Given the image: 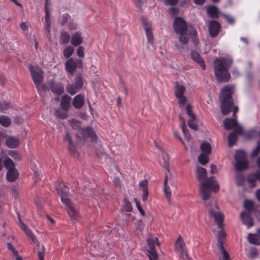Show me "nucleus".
I'll use <instances>...</instances> for the list:
<instances>
[{"label": "nucleus", "instance_id": "1", "mask_svg": "<svg viewBox=\"0 0 260 260\" xmlns=\"http://www.w3.org/2000/svg\"><path fill=\"white\" fill-rule=\"evenodd\" d=\"M196 173L197 180L201 182L200 187L202 194L201 198L203 200L206 201L209 199L212 190L217 192L219 190V186L213 176L207 178L206 181H203V179L207 177V170L204 168L198 166Z\"/></svg>", "mask_w": 260, "mask_h": 260}, {"label": "nucleus", "instance_id": "2", "mask_svg": "<svg viewBox=\"0 0 260 260\" xmlns=\"http://www.w3.org/2000/svg\"><path fill=\"white\" fill-rule=\"evenodd\" d=\"M209 209V216L213 217L216 222L218 227L220 229L218 233V246H223L226 234L223 230L224 215L220 212L215 201L211 202V204H207Z\"/></svg>", "mask_w": 260, "mask_h": 260}, {"label": "nucleus", "instance_id": "3", "mask_svg": "<svg viewBox=\"0 0 260 260\" xmlns=\"http://www.w3.org/2000/svg\"><path fill=\"white\" fill-rule=\"evenodd\" d=\"M233 63V60L230 57H219L214 61V74L218 82H227L230 78L229 70Z\"/></svg>", "mask_w": 260, "mask_h": 260}, {"label": "nucleus", "instance_id": "4", "mask_svg": "<svg viewBox=\"0 0 260 260\" xmlns=\"http://www.w3.org/2000/svg\"><path fill=\"white\" fill-rule=\"evenodd\" d=\"M234 87L232 86L226 85L221 90L219 101L221 103L222 114L226 115L230 113L234 105L232 95Z\"/></svg>", "mask_w": 260, "mask_h": 260}, {"label": "nucleus", "instance_id": "5", "mask_svg": "<svg viewBox=\"0 0 260 260\" xmlns=\"http://www.w3.org/2000/svg\"><path fill=\"white\" fill-rule=\"evenodd\" d=\"M193 26L191 24H188L183 17H175L173 23V28L174 32L179 35V41L182 44H187L190 37L187 35L189 32V27Z\"/></svg>", "mask_w": 260, "mask_h": 260}, {"label": "nucleus", "instance_id": "6", "mask_svg": "<svg viewBox=\"0 0 260 260\" xmlns=\"http://www.w3.org/2000/svg\"><path fill=\"white\" fill-rule=\"evenodd\" d=\"M58 193L61 197V201L67 206V211L68 215L72 220H76L79 217L78 210L75 208L70 200L68 199L69 188L67 186L60 185L57 187Z\"/></svg>", "mask_w": 260, "mask_h": 260}, {"label": "nucleus", "instance_id": "7", "mask_svg": "<svg viewBox=\"0 0 260 260\" xmlns=\"http://www.w3.org/2000/svg\"><path fill=\"white\" fill-rule=\"evenodd\" d=\"M235 168L237 171H242L248 168V162L246 159V153L241 150L236 151L234 155Z\"/></svg>", "mask_w": 260, "mask_h": 260}, {"label": "nucleus", "instance_id": "8", "mask_svg": "<svg viewBox=\"0 0 260 260\" xmlns=\"http://www.w3.org/2000/svg\"><path fill=\"white\" fill-rule=\"evenodd\" d=\"M29 70L34 84H35L38 92H40L42 90V83L44 79L43 72L39 68H35L32 66L30 67Z\"/></svg>", "mask_w": 260, "mask_h": 260}, {"label": "nucleus", "instance_id": "9", "mask_svg": "<svg viewBox=\"0 0 260 260\" xmlns=\"http://www.w3.org/2000/svg\"><path fill=\"white\" fill-rule=\"evenodd\" d=\"M50 90L53 93L58 95L64 92V87L61 83H55L53 80L48 81L45 84L42 85V90Z\"/></svg>", "mask_w": 260, "mask_h": 260}, {"label": "nucleus", "instance_id": "10", "mask_svg": "<svg viewBox=\"0 0 260 260\" xmlns=\"http://www.w3.org/2000/svg\"><path fill=\"white\" fill-rule=\"evenodd\" d=\"M26 235L29 237V238L31 239L32 243L35 244L33 247L34 252H36L37 251V254L40 260H44V256L45 252V248L44 246L42 245L41 248H40L39 242L37 240L36 236L32 234L31 231H30V233H28Z\"/></svg>", "mask_w": 260, "mask_h": 260}, {"label": "nucleus", "instance_id": "11", "mask_svg": "<svg viewBox=\"0 0 260 260\" xmlns=\"http://www.w3.org/2000/svg\"><path fill=\"white\" fill-rule=\"evenodd\" d=\"M26 235L29 237V238L31 239L32 243L35 244L33 247L34 252H36L37 251V254L40 260H44V256L45 252V248L44 246L42 245L41 248H40L39 242L37 240L36 236L32 234L31 231H30V233H28Z\"/></svg>", "mask_w": 260, "mask_h": 260}, {"label": "nucleus", "instance_id": "12", "mask_svg": "<svg viewBox=\"0 0 260 260\" xmlns=\"http://www.w3.org/2000/svg\"><path fill=\"white\" fill-rule=\"evenodd\" d=\"M65 67L66 71L71 75H73L77 68H82V61L80 59L75 60L73 58H70L66 61Z\"/></svg>", "mask_w": 260, "mask_h": 260}, {"label": "nucleus", "instance_id": "13", "mask_svg": "<svg viewBox=\"0 0 260 260\" xmlns=\"http://www.w3.org/2000/svg\"><path fill=\"white\" fill-rule=\"evenodd\" d=\"M83 86L82 78L78 75L75 79L74 84L68 85L66 89L67 92L71 95L75 94Z\"/></svg>", "mask_w": 260, "mask_h": 260}, {"label": "nucleus", "instance_id": "14", "mask_svg": "<svg viewBox=\"0 0 260 260\" xmlns=\"http://www.w3.org/2000/svg\"><path fill=\"white\" fill-rule=\"evenodd\" d=\"M141 21L146 34L148 42L152 43L154 41V38L151 23L148 21L147 17H142Z\"/></svg>", "mask_w": 260, "mask_h": 260}, {"label": "nucleus", "instance_id": "15", "mask_svg": "<svg viewBox=\"0 0 260 260\" xmlns=\"http://www.w3.org/2000/svg\"><path fill=\"white\" fill-rule=\"evenodd\" d=\"M141 21L146 34L148 42L152 43L154 41V38L151 23L148 21L147 17H142Z\"/></svg>", "mask_w": 260, "mask_h": 260}, {"label": "nucleus", "instance_id": "16", "mask_svg": "<svg viewBox=\"0 0 260 260\" xmlns=\"http://www.w3.org/2000/svg\"><path fill=\"white\" fill-rule=\"evenodd\" d=\"M221 30V25L219 22L215 20L209 21L208 30L210 36L212 38L216 37Z\"/></svg>", "mask_w": 260, "mask_h": 260}, {"label": "nucleus", "instance_id": "17", "mask_svg": "<svg viewBox=\"0 0 260 260\" xmlns=\"http://www.w3.org/2000/svg\"><path fill=\"white\" fill-rule=\"evenodd\" d=\"M169 181V182L171 184H173V176L172 174H166L165 180H164V191L165 193V196L167 199V200L170 203L171 202V191L169 187V186L167 185L168 182Z\"/></svg>", "mask_w": 260, "mask_h": 260}, {"label": "nucleus", "instance_id": "18", "mask_svg": "<svg viewBox=\"0 0 260 260\" xmlns=\"http://www.w3.org/2000/svg\"><path fill=\"white\" fill-rule=\"evenodd\" d=\"M242 133L243 130L242 127L238 126L229 135L228 140V145L230 147L233 146L236 143L237 139V135H242Z\"/></svg>", "mask_w": 260, "mask_h": 260}, {"label": "nucleus", "instance_id": "19", "mask_svg": "<svg viewBox=\"0 0 260 260\" xmlns=\"http://www.w3.org/2000/svg\"><path fill=\"white\" fill-rule=\"evenodd\" d=\"M80 132L83 136V137L89 138L92 143H96L97 136L91 127L81 128Z\"/></svg>", "mask_w": 260, "mask_h": 260}, {"label": "nucleus", "instance_id": "20", "mask_svg": "<svg viewBox=\"0 0 260 260\" xmlns=\"http://www.w3.org/2000/svg\"><path fill=\"white\" fill-rule=\"evenodd\" d=\"M175 249L179 253L187 250L185 244L181 236H179L175 243Z\"/></svg>", "mask_w": 260, "mask_h": 260}, {"label": "nucleus", "instance_id": "21", "mask_svg": "<svg viewBox=\"0 0 260 260\" xmlns=\"http://www.w3.org/2000/svg\"><path fill=\"white\" fill-rule=\"evenodd\" d=\"M224 126L226 130L234 129L239 126L238 121L235 118H229L224 119L223 122Z\"/></svg>", "mask_w": 260, "mask_h": 260}, {"label": "nucleus", "instance_id": "22", "mask_svg": "<svg viewBox=\"0 0 260 260\" xmlns=\"http://www.w3.org/2000/svg\"><path fill=\"white\" fill-rule=\"evenodd\" d=\"M251 213L243 212L241 213L240 216L242 222L247 228H250L253 225V219L250 216Z\"/></svg>", "mask_w": 260, "mask_h": 260}, {"label": "nucleus", "instance_id": "23", "mask_svg": "<svg viewBox=\"0 0 260 260\" xmlns=\"http://www.w3.org/2000/svg\"><path fill=\"white\" fill-rule=\"evenodd\" d=\"M85 98L81 94L75 96L73 99V105L76 109H80L84 105Z\"/></svg>", "mask_w": 260, "mask_h": 260}, {"label": "nucleus", "instance_id": "24", "mask_svg": "<svg viewBox=\"0 0 260 260\" xmlns=\"http://www.w3.org/2000/svg\"><path fill=\"white\" fill-rule=\"evenodd\" d=\"M191 57L196 62L198 63L203 70H205L206 65L203 59L201 57L200 54L196 51H191Z\"/></svg>", "mask_w": 260, "mask_h": 260}, {"label": "nucleus", "instance_id": "25", "mask_svg": "<svg viewBox=\"0 0 260 260\" xmlns=\"http://www.w3.org/2000/svg\"><path fill=\"white\" fill-rule=\"evenodd\" d=\"M83 42L81 33L79 31L74 33L71 38V44L74 46H78Z\"/></svg>", "mask_w": 260, "mask_h": 260}, {"label": "nucleus", "instance_id": "26", "mask_svg": "<svg viewBox=\"0 0 260 260\" xmlns=\"http://www.w3.org/2000/svg\"><path fill=\"white\" fill-rule=\"evenodd\" d=\"M162 159L163 160L162 167L167 170V172H165V176L168 174H172L169 167V156L166 152H162Z\"/></svg>", "mask_w": 260, "mask_h": 260}, {"label": "nucleus", "instance_id": "27", "mask_svg": "<svg viewBox=\"0 0 260 260\" xmlns=\"http://www.w3.org/2000/svg\"><path fill=\"white\" fill-rule=\"evenodd\" d=\"M71 100V97L67 94L63 95L60 102V107L62 110L66 111H68L70 106Z\"/></svg>", "mask_w": 260, "mask_h": 260}, {"label": "nucleus", "instance_id": "28", "mask_svg": "<svg viewBox=\"0 0 260 260\" xmlns=\"http://www.w3.org/2000/svg\"><path fill=\"white\" fill-rule=\"evenodd\" d=\"M18 175L19 173L16 169L8 170L7 173L6 178L8 181L14 182L18 178Z\"/></svg>", "mask_w": 260, "mask_h": 260}, {"label": "nucleus", "instance_id": "29", "mask_svg": "<svg viewBox=\"0 0 260 260\" xmlns=\"http://www.w3.org/2000/svg\"><path fill=\"white\" fill-rule=\"evenodd\" d=\"M197 31L193 26H190L189 27V32L188 35L190 36L191 41L196 45L199 43V39L197 36Z\"/></svg>", "mask_w": 260, "mask_h": 260}, {"label": "nucleus", "instance_id": "30", "mask_svg": "<svg viewBox=\"0 0 260 260\" xmlns=\"http://www.w3.org/2000/svg\"><path fill=\"white\" fill-rule=\"evenodd\" d=\"M185 88L183 85H180L178 82L176 83V88L175 90V94L176 98H180L181 95H184Z\"/></svg>", "mask_w": 260, "mask_h": 260}, {"label": "nucleus", "instance_id": "31", "mask_svg": "<svg viewBox=\"0 0 260 260\" xmlns=\"http://www.w3.org/2000/svg\"><path fill=\"white\" fill-rule=\"evenodd\" d=\"M6 143L7 146L11 148H16L19 144L18 140L13 137L8 138Z\"/></svg>", "mask_w": 260, "mask_h": 260}, {"label": "nucleus", "instance_id": "32", "mask_svg": "<svg viewBox=\"0 0 260 260\" xmlns=\"http://www.w3.org/2000/svg\"><path fill=\"white\" fill-rule=\"evenodd\" d=\"M207 12L209 16H218L219 14L218 9L214 5L208 7Z\"/></svg>", "mask_w": 260, "mask_h": 260}, {"label": "nucleus", "instance_id": "33", "mask_svg": "<svg viewBox=\"0 0 260 260\" xmlns=\"http://www.w3.org/2000/svg\"><path fill=\"white\" fill-rule=\"evenodd\" d=\"M201 150L203 152L202 153L206 154H210L211 152V146L208 142H205L202 144L200 146Z\"/></svg>", "mask_w": 260, "mask_h": 260}, {"label": "nucleus", "instance_id": "34", "mask_svg": "<svg viewBox=\"0 0 260 260\" xmlns=\"http://www.w3.org/2000/svg\"><path fill=\"white\" fill-rule=\"evenodd\" d=\"M246 180L251 187L253 188L256 186L255 181L257 179L255 173L249 174L247 176Z\"/></svg>", "mask_w": 260, "mask_h": 260}, {"label": "nucleus", "instance_id": "35", "mask_svg": "<svg viewBox=\"0 0 260 260\" xmlns=\"http://www.w3.org/2000/svg\"><path fill=\"white\" fill-rule=\"evenodd\" d=\"M158 239L157 238H155V240L153 239H147V243L149 248V249L147 250V252L155 251V242H156L157 244L158 245Z\"/></svg>", "mask_w": 260, "mask_h": 260}, {"label": "nucleus", "instance_id": "36", "mask_svg": "<svg viewBox=\"0 0 260 260\" xmlns=\"http://www.w3.org/2000/svg\"><path fill=\"white\" fill-rule=\"evenodd\" d=\"M244 207L246 210L245 213H251L254 210L253 203L250 200H245L244 201Z\"/></svg>", "mask_w": 260, "mask_h": 260}, {"label": "nucleus", "instance_id": "37", "mask_svg": "<svg viewBox=\"0 0 260 260\" xmlns=\"http://www.w3.org/2000/svg\"><path fill=\"white\" fill-rule=\"evenodd\" d=\"M54 114L56 117L62 119H66L68 116L67 111H66L62 109H56Z\"/></svg>", "mask_w": 260, "mask_h": 260}, {"label": "nucleus", "instance_id": "38", "mask_svg": "<svg viewBox=\"0 0 260 260\" xmlns=\"http://www.w3.org/2000/svg\"><path fill=\"white\" fill-rule=\"evenodd\" d=\"M70 35L66 31H62L60 34V39L61 44H67L70 40Z\"/></svg>", "mask_w": 260, "mask_h": 260}, {"label": "nucleus", "instance_id": "39", "mask_svg": "<svg viewBox=\"0 0 260 260\" xmlns=\"http://www.w3.org/2000/svg\"><path fill=\"white\" fill-rule=\"evenodd\" d=\"M247 238L249 242L251 244H253L256 245H259L260 244L259 240L254 235L249 233Z\"/></svg>", "mask_w": 260, "mask_h": 260}, {"label": "nucleus", "instance_id": "40", "mask_svg": "<svg viewBox=\"0 0 260 260\" xmlns=\"http://www.w3.org/2000/svg\"><path fill=\"white\" fill-rule=\"evenodd\" d=\"M0 124L5 127H8L11 124V119L7 116L0 117Z\"/></svg>", "mask_w": 260, "mask_h": 260}, {"label": "nucleus", "instance_id": "41", "mask_svg": "<svg viewBox=\"0 0 260 260\" xmlns=\"http://www.w3.org/2000/svg\"><path fill=\"white\" fill-rule=\"evenodd\" d=\"M186 112L188 116L192 119L193 120H196V117L195 114H194L192 110V107L190 104H187L186 107Z\"/></svg>", "mask_w": 260, "mask_h": 260}, {"label": "nucleus", "instance_id": "42", "mask_svg": "<svg viewBox=\"0 0 260 260\" xmlns=\"http://www.w3.org/2000/svg\"><path fill=\"white\" fill-rule=\"evenodd\" d=\"M123 209L126 212H131L133 210L132 204L126 198L123 200Z\"/></svg>", "mask_w": 260, "mask_h": 260}, {"label": "nucleus", "instance_id": "43", "mask_svg": "<svg viewBox=\"0 0 260 260\" xmlns=\"http://www.w3.org/2000/svg\"><path fill=\"white\" fill-rule=\"evenodd\" d=\"M5 167L8 170H15V164L10 158L6 159L4 162Z\"/></svg>", "mask_w": 260, "mask_h": 260}, {"label": "nucleus", "instance_id": "44", "mask_svg": "<svg viewBox=\"0 0 260 260\" xmlns=\"http://www.w3.org/2000/svg\"><path fill=\"white\" fill-rule=\"evenodd\" d=\"M208 154H206L205 153H201L199 157L198 161L202 165H205L208 163L209 161V158L208 157Z\"/></svg>", "mask_w": 260, "mask_h": 260}, {"label": "nucleus", "instance_id": "45", "mask_svg": "<svg viewBox=\"0 0 260 260\" xmlns=\"http://www.w3.org/2000/svg\"><path fill=\"white\" fill-rule=\"evenodd\" d=\"M260 136V131L256 129H252L246 133V136L249 139L257 137Z\"/></svg>", "mask_w": 260, "mask_h": 260}, {"label": "nucleus", "instance_id": "46", "mask_svg": "<svg viewBox=\"0 0 260 260\" xmlns=\"http://www.w3.org/2000/svg\"><path fill=\"white\" fill-rule=\"evenodd\" d=\"M236 180L237 185L239 186L243 185L245 182L244 176L241 173L237 174L236 177Z\"/></svg>", "mask_w": 260, "mask_h": 260}, {"label": "nucleus", "instance_id": "47", "mask_svg": "<svg viewBox=\"0 0 260 260\" xmlns=\"http://www.w3.org/2000/svg\"><path fill=\"white\" fill-rule=\"evenodd\" d=\"M68 149L71 154L74 155V157H78V154L77 152L76 147L73 142L69 143Z\"/></svg>", "mask_w": 260, "mask_h": 260}, {"label": "nucleus", "instance_id": "48", "mask_svg": "<svg viewBox=\"0 0 260 260\" xmlns=\"http://www.w3.org/2000/svg\"><path fill=\"white\" fill-rule=\"evenodd\" d=\"M45 22L46 23V25L45 26V34L47 35L48 38L50 37V24H51V19L50 17H45Z\"/></svg>", "mask_w": 260, "mask_h": 260}, {"label": "nucleus", "instance_id": "49", "mask_svg": "<svg viewBox=\"0 0 260 260\" xmlns=\"http://www.w3.org/2000/svg\"><path fill=\"white\" fill-rule=\"evenodd\" d=\"M74 51V48L72 46L67 47L63 50V53L64 56L68 58L70 57L73 53Z\"/></svg>", "mask_w": 260, "mask_h": 260}, {"label": "nucleus", "instance_id": "50", "mask_svg": "<svg viewBox=\"0 0 260 260\" xmlns=\"http://www.w3.org/2000/svg\"><path fill=\"white\" fill-rule=\"evenodd\" d=\"M181 127L182 128V132L187 138V140H189L191 139V135L189 134L188 129L186 128V122L183 121V123L181 125Z\"/></svg>", "mask_w": 260, "mask_h": 260}, {"label": "nucleus", "instance_id": "51", "mask_svg": "<svg viewBox=\"0 0 260 260\" xmlns=\"http://www.w3.org/2000/svg\"><path fill=\"white\" fill-rule=\"evenodd\" d=\"M51 5V1L50 0H45V16L48 17L50 16V6Z\"/></svg>", "mask_w": 260, "mask_h": 260}, {"label": "nucleus", "instance_id": "52", "mask_svg": "<svg viewBox=\"0 0 260 260\" xmlns=\"http://www.w3.org/2000/svg\"><path fill=\"white\" fill-rule=\"evenodd\" d=\"M147 256L149 260H158V256L156 251L147 252Z\"/></svg>", "mask_w": 260, "mask_h": 260}, {"label": "nucleus", "instance_id": "53", "mask_svg": "<svg viewBox=\"0 0 260 260\" xmlns=\"http://www.w3.org/2000/svg\"><path fill=\"white\" fill-rule=\"evenodd\" d=\"M258 255V251L256 248L251 247L249 251V256L251 258H255Z\"/></svg>", "mask_w": 260, "mask_h": 260}, {"label": "nucleus", "instance_id": "54", "mask_svg": "<svg viewBox=\"0 0 260 260\" xmlns=\"http://www.w3.org/2000/svg\"><path fill=\"white\" fill-rule=\"evenodd\" d=\"M221 250V252L223 254V257L224 260H228L230 258V255L227 252V251L225 249L223 245L218 246Z\"/></svg>", "mask_w": 260, "mask_h": 260}, {"label": "nucleus", "instance_id": "55", "mask_svg": "<svg viewBox=\"0 0 260 260\" xmlns=\"http://www.w3.org/2000/svg\"><path fill=\"white\" fill-rule=\"evenodd\" d=\"M188 125L190 128L194 131L198 130V125L196 123L195 120H193L192 119L188 121Z\"/></svg>", "mask_w": 260, "mask_h": 260}, {"label": "nucleus", "instance_id": "56", "mask_svg": "<svg viewBox=\"0 0 260 260\" xmlns=\"http://www.w3.org/2000/svg\"><path fill=\"white\" fill-rule=\"evenodd\" d=\"M178 99V104L180 107L185 105L187 102V98L184 95L180 96V98H177Z\"/></svg>", "mask_w": 260, "mask_h": 260}, {"label": "nucleus", "instance_id": "57", "mask_svg": "<svg viewBox=\"0 0 260 260\" xmlns=\"http://www.w3.org/2000/svg\"><path fill=\"white\" fill-rule=\"evenodd\" d=\"M179 257L182 260H190L187 253V250L178 253Z\"/></svg>", "mask_w": 260, "mask_h": 260}, {"label": "nucleus", "instance_id": "58", "mask_svg": "<svg viewBox=\"0 0 260 260\" xmlns=\"http://www.w3.org/2000/svg\"><path fill=\"white\" fill-rule=\"evenodd\" d=\"M178 1L179 0H164V3L166 6H175Z\"/></svg>", "mask_w": 260, "mask_h": 260}, {"label": "nucleus", "instance_id": "59", "mask_svg": "<svg viewBox=\"0 0 260 260\" xmlns=\"http://www.w3.org/2000/svg\"><path fill=\"white\" fill-rule=\"evenodd\" d=\"M84 48L83 46H79L77 50V54L79 57H83L84 56Z\"/></svg>", "mask_w": 260, "mask_h": 260}, {"label": "nucleus", "instance_id": "60", "mask_svg": "<svg viewBox=\"0 0 260 260\" xmlns=\"http://www.w3.org/2000/svg\"><path fill=\"white\" fill-rule=\"evenodd\" d=\"M31 167L34 172V176L37 177L39 175V174L38 173L37 166L34 162H31Z\"/></svg>", "mask_w": 260, "mask_h": 260}, {"label": "nucleus", "instance_id": "61", "mask_svg": "<svg viewBox=\"0 0 260 260\" xmlns=\"http://www.w3.org/2000/svg\"><path fill=\"white\" fill-rule=\"evenodd\" d=\"M113 183L114 184V186L116 187H118L119 188H121V181L120 179L117 177H114L113 179Z\"/></svg>", "mask_w": 260, "mask_h": 260}, {"label": "nucleus", "instance_id": "62", "mask_svg": "<svg viewBox=\"0 0 260 260\" xmlns=\"http://www.w3.org/2000/svg\"><path fill=\"white\" fill-rule=\"evenodd\" d=\"M7 246L8 249L11 251L13 252V254H18V251L16 250L15 248L14 247V246L12 245L11 243H8Z\"/></svg>", "mask_w": 260, "mask_h": 260}, {"label": "nucleus", "instance_id": "63", "mask_svg": "<svg viewBox=\"0 0 260 260\" xmlns=\"http://www.w3.org/2000/svg\"><path fill=\"white\" fill-rule=\"evenodd\" d=\"M169 11L171 15L174 16V15H177V14L179 12V10L176 8L171 7L169 8Z\"/></svg>", "mask_w": 260, "mask_h": 260}, {"label": "nucleus", "instance_id": "64", "mask_svg": "<svg viewBox=\"0 0 260 260\" xmlns=\"http://www.w3.org/2000/svg\"><path fill=\"white\" fill-rule=\"evenodd\" d=\"M148 181L146 179L143 180L139 183V186L143 188V189H147Z\"/></svg>", "mask_w": 260, "mask_h": 260}]
</instances>
